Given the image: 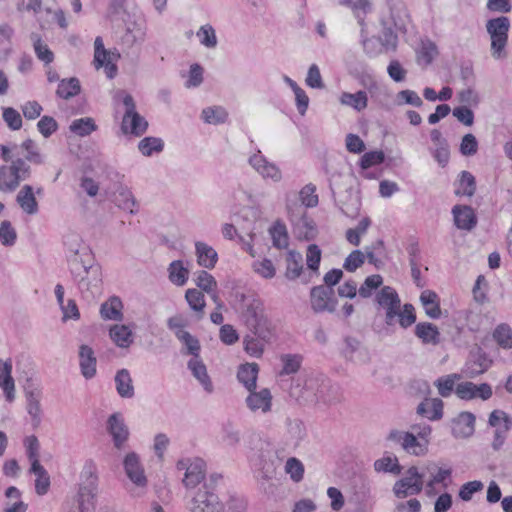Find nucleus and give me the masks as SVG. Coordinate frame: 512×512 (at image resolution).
<instances>
[{"mask_svg":"<svg viewBox=\"0 0 512 512\" xmlns=\"http://www.w3.org/2000/svg\"><path fill=\"white\" fill-rule=\"evenodd\" d=\"M375 301L380 309L384 311V321L388 326L396 323L406 329L416 321L415 309L412 304H404L401 307V300L397 291L391 286L382 287L375 296Z\"/></svg>","mask_w":512,"mask_h":512,"instance_id":"obj_1","label":"nucleus"},{"mask_svg":"<svg viewBox=\"0 0 512 512\" xmlns=\"http://www.w3.org/2000/svg\"><path fill=\"white\" fill-rule=\"evenodd\" d=\"M241 318L245 326L255 336L271 339L273 327L265 314L262 301L253 296H242Z\"/></svg>","mask_w":512,"mask_h":512,"instance_id":"obj_2","label":"nucleus"},{"mask_svg":"<svg viewBox=\"0 0 512 512\" xmlns=\"http://www.w3.org/2000/svg\"><path fill=\"white\" fill-rule=\"evenodd\" d=\"M98 482L96 464L92 460L86 461L80 472L75 496L78 512H95Z\"/></svg>","mask_w":512,"mask_h":512,"instance_id":"obj_3","label":"nucleus"},{"mask_svg":"<svg viewBox=\"0 0 512 512\" xmlns=\"http://www.w3.org/2000/svg\"><path fill=\"white\" fill-rule=\"evenodd\" d=\"M69 271L74 283L84 296H94L99 292L102 283V269L94 257L82 262L73 260Z\"/></svg>","mask_w":512,"mask_h":512,"instance_id":"obj_4","label":"nucleus"},{"mask_svg":"<svg viewBox=\"0 0 512 512\" xmlns=\"http://www.w3.org/2000/svg\"><path fill=\"white\" fill-rule=\"evenodd\" d=\"M286 209L288 219L292 225V232L300 240H312L317 235V227L312 218L308 216L307 210L300 205L298 199L287 198Z\"/></svg>","mask_w":512,"mask_h":512,"instance_id":"obj_5","label":"nucleus"},{"mask_svg":"<svg viewBox=\"0 0 512 512\" xmlns=\"http://www.w3.org/2000/svg\"><path fill=\"white\" fill-rule=\"evenodd\" d=\"M31 176V167L22 158L11 160L10 164L0 166V191L14 192L22 181Z\"/></svg>","mask_w":512,"mask_h":512,"instance_id":"obj_6","label":"nucleus"},{"mask_svg":"<svg viewBox=\"0 0 512 512\" xmlns=\"http://www.w3.org/2000/svg\"><path fill=\"white\" fill-rule=\"evenodd\" d=\"M111 20H121L126 25V32L142 29L143 16L128 0H110L107 10Z\"/></svg>","mask_w":512,"mask_h":512,"instance_id":"obj_7","label":"nucleus"},{"mask_svg":"<svg viewBox=\"0 0 512 512\" xmlns=\"http://www.w3.org/2000/svg\"><path fill=\"white\" fill-rule=\"evenodd\" d=\"M190 512H224V504L211 483L203 482L194 492L190 503Z\"/></svg>","mask_w":512,"mask_h":512,"instance_id":"obj_8","label":"nucleus"},{"mask_svg":"<svg viewBox=\"0 0 512 512\" xmlns=\"http://www.w3.org/2000/svg\"><path fill=\"white\" fill-rule=\"evenodd\" d=\"M122 102L125 106V113L122 119V131L125 134H133L141 136L148 128V122L136 111V105L133 97L126 93L121 92Z\"/></svg>","mask_w":512,"mask_h":512,"instance_id":"obj_9","label":"nucleus"},{"mask_svg":"<svg viewBox=\"0 0 512 512\" xmlns=\"http://www.w3.org/2000/svg\"><path fill=\"white\" fill-rule=\"evenodd\" d=\"M387 441L398 445L402 450L412 456L422 457L428 453L427 441L421 440L413 432L392 429L386 437Z\"/></svg>","mask_w":512,"mask_h":512,"instance_id":"obj_10","label":"nucleus"},{"mask_svg":"<svg viewBox=\"0 0 512 512\" xmlns=\"http://www.w3.org/2000/svg\"><path fill=\"white\" fill-rule=\"evenodd\" d=\"M424 474L419 473L417 467H410L405 476L398 480L393 487V492L398 498L419 494L423 488Z\"/></svg>","mask_w":512,"mask_h":512,"instance_id":"obj_11","label":"nucleus"},{"mask_svg":"<svg viewBox=\"0 0 512 512\" xmlns=\"http://www.w3.org/2000/svg\"><path fill=\"white\" fill-rule=\"evenodd\" d=\"M94 46L95 67L97 69L103 67L106 76L109 79H113L117 74L116 62L120 59V54L117 51L105 49L102 39L100 37H97L95 39Z\"/></svg>","mask_w":512,"mask_h":512,"instance_id":"obj_12","label":"nucleus"},{"mask_svg":"<svg viewBox=\"0 0 512 512\" xmlns=\"http://www.w3.org/2000/svg\"><path fill=\"white\" fill-rule=\"evenodd\" d=\"M397 43V34H371L362 41L363 48L369 56L394 51Z\"/></svg>","mask_w":512,"mask_h":512,"instance_id":"obj_13","label":"nucleus"},{"mask_svg":"<svg viewBox=\"0 0 512 512\" xmlns=\"http://www.w3.org/2000/svg\"><path fill=\"white\" fill-rule=\"evenodd\" d=\"M179 470H185L183 483L186 488H195L205 478V462L202 459H181L177 462Z\"/></svg>","mask_w":512,"mask_h":512,"instance_id":"obj_14","label":"nucleus"},{"mask_svg":"<svg viewBox=\"0 0 512 512\" xmlns=\"http://www.w3.org/2000/svg\"><path fill=\"white\" fill-rule=\"evenodd\" d=\"M488 423L495 428L492 446L498 450L503 446L507 433L512 428V418L503 410H494L489 415Z\"/></svg>","mask_w":512,"mask_h":512,"instance_id":"obj_15","label":"nucleus"},{"mask_svg":"<svg viewBox=\"0 0 512 512\" xmlns=\"http://www.w3.org/2000/svg\"><path fill=\"white\" fill-rule=\"evenodd\" d=\"M248 163L263 179L271 180L275 183L282 180L280 168L262 155L260 150L249 157Z\"/></svg>","mask_w":512,"mask_h":512,"instance_id":"obj_16","label":"nucleus"},{"mask_svg":"<svg viewBox=\"0 0 512 512\" xmlns=\"http://www.w3.org/2000/svg\"><path fill=\"white\" fill-rule=\"evenodd\" d=\"M64 246L67 250L68 267H71L73 260L82 262L85 259L93 258L90 249L84 245L82 238L77 233H68L64 237Z\"/></svg>","mask_w":512,"mask_h":512,"instance_id":"obj_17","label":"nucleus"},{"mask_svg":"<svg viewBox=\"0 0 512 512\" xmlns=\"http://www.w3.org/2000/svg\"><path fill=\"white\" fill-rule=\"evenodd\" d=\"M476 417L471 412H461L451 421V434L456 439H466L475 432Z\"/></svg>","mask_w":512,"mask_h":512,"instance_id":"obj_18","label":"nucleus"},{"mask_svg":"<svg viewBox=\"0 0 512 512\" xmlns=\"http://www.w3.org/2000/svg\"><path fill=\"white\" fill-rule=\"evenodd\" d=\"M273 397L268 388H262L259 391L253 389L245 399L246 406L250 411L267 414L272 409Z\"/></svg>","mask_w":512,"mask_h":512,"instance_id":"obj_19","label":"nucleus"},{"mask_svg":"<svg viewBox=\"0 0 512 512\" xmlns=\"http://www.w3.org/2000/svg\"><path fill=\"white\" fill-rule=\"evenodd\" d=\"M425 469L430 474V478L426 482V494L428 496L436 494V484L442 485L444 489L448 488L451 483L452 475V470L450 468H442L435 463H431L428 464Z\"/></svg>","mask_w":512,"mask_h":512,"instance_id":"obj_20","label":"nucleus"},{"mask_svg":"<svg viewBox=\"0 0 512 512\" xmlns=\"http://www.w3.org/2000/svg\"><path fill=\"white\" fill-rule=\"evenodd\" d=\"M336 303L332 288L317 286L311 290V307L315 312H333Z\"/></svg>","mask_w":512,"mask_h":512,"instance_id":"obj_21","label":"nucleus"},{"mask_svg":"<svg viewBox=\"0 0 512 512\" xmlns=\"http://www.w3.org/2000/svg\"><path fill=\"white\" fill-rule=\"evenodd\" d=\"M456 395L463 400H471L474 398H480L487 400L492 396V388L487 383L476 385L473 382H462L455 387Z\"/></svg>","mask_w":512,"mask_h":512,"instance_id":"obj_22","label":"nucleus"},{"mask_svg":"<svg viewBox=\"0 0 512 512\" xmlns=\"http://www.w3.org/2000/svg\"><path fill=\"white\" fill-rule=\"evenodd\" d=\"M124 470L130 481L138 487L147 485V478L139 456L135 452L128 453L123 461Z\"/></svg>","mask_w":512,"mask_h":512,"instance_id":"obj_23","label":"nucleus"},{"mask_svg":"<svg viewBox=\"0 0 512 512\" xmlns=\"http://www.w3.org/2000/svg\"><path fill=\"white\" fill-rule=\"evenodd\" d=\"M108 430L112 435L115 447L121 449L128 439L129 431L119 413H114L109 417Z\"/></svg>","mask_w":512,"mask_h":512,"instance_id":"obj_24","label":"nucleus"},{"mask_svg":"<svg viewBox=\"0 0 512 512\" xmlns=\"http://www.w3.org/2000/svg\"><path fill=\"white\" fill-rule=\"evenodd\" d=\"M16 202L21 210L28 215H35L39 211L38 201L31 185L25 184L21 187L16 195Z\"/></svg>","mask_w":512,"mask_h":512,"instance_id":"obj_25","label":"nucleus"},{"mask_svg":"<svg viewBox=\"0 0 512 512\" xmlns=\"http://www.w3.org/2000/svg\"><path fill=\"white\" fill-rule=\"evenodd\" d=\"M79 366L81 374L86 379H91L96 375L97 359L93 349L88 345H81L79 347Z\"/></svg>","mask_w":512,"mask_h":512,"instance_id":"obj_26","label":"nucleus"},{"mask_svg":"<svg viewBox=\"0 0 512 512\" xmlns=\"http://www.w3.org/2000/svg\"><path fill=\"white\" fill-rule=\"evenodd\" d=\"M444 403L440 398H425L417 406V414L431 421H437L443 417Z\"/></svg>","mask_w":512,"mask_h":512,"instance_id":"obj_27","label":"nucleus"},{"mask_svg":"<svg viewBox=\"0 0 512 512\" xmlns=\"http://www.w3.org/2000/svg\"><path fill=\"white\" fill-rule=\"evenodd\" d=\"M195 255L199 266L213 269L218 261L216 250L205 242H195Z\"/></svg>","mask_w":512,"mask_h":512,"instance_id":"obj_28","label":"nucleus"},{"mask_svg":"<svg viewBox=\"0 0 512 512\" xmlns=\"http://www.w3.org/2000/svg\"><path fill=\"white\" fill-rule=\"evenodd\" d=\"M0 387L4 391L7 401L12 402L15 399V382L12 377L11 360L0 359Z\"/></svg>","mask_w":512,"mask_h":512,"instance_id":"obj_29","label":"nucleus"},{"mask_svg":"<svg viewBox=\"0 0 512 512\" xmlns=\"http://www.w3.org/2000/svg\"><path fill=\"white\" fill-rule=\"evenodd\" d=\"M454 223L457 228L462 230H471L475 227L477 221L475 214L469 206L456 205L452 209Z\"/></svg>","mask_w":512,"mask_h":512,"instance_id":"obj_30","label":"nucleus"},{"mask_svg":"<svg viewBox=\"0 0 512 512\" xmlns=\"http://www.w3.org/2000/svg\"><path fill=\"white\" fill-rule=\"evenodd\" d=\"M409 17L404 9L392 10L389 18L383 20L385 32H407Z\"/></svg>","mask_w":512,"mask_h":512,"instance_id":"obj_31","label":"nucleus"},{"mask_svg":"<svg viewBox=\"0 0 512 512\" xmlns=\"http://www.w3.org/2000/svg\"><path fill=\"white\" fill-rule=\"evenodd\" d=\"M188 368L193 376L199 381L207 393H212L214 388L212 381L207 373L205 364L200 360L199 356L192 357L188 361Z\"/></svg>","mask_w":512,"mask_h":512,"instance_id":"obj_32","label":"nucleus"},{"mask_svg":"<svg viewBox=\"0 0 512 512\" xmlns=\"http://www.w3.org/2000/svg\"><path fill=\"white\" fill-rule=\"evenodd\" d=\"M195 283L197 287L200 288L201 291H204L211 295V298L219 308L222 307V303L220 302L219 296L217 294V282L210 273H208L205 270L199 271L196 274Z\"/></svg>","mask_w":512,"mask_h":512,"instance_id":"obj_33","label":"nucleus"},{"mask_svg":"<svg viewBox=\"0 0 512 512\" xmlns=\"http://www.w3.org/2000/svg\"><path fill=\"white\" fill-rule=\"evenodd\" d=\"M415 335L425 345H438L440 332L436 325L430 322H420L415 326Z\"/></svg>","mask_w":512,"mask_h":512,"instance_id":"obj_34","label":"nucleus"},{"mask_svg":"<svg viewBox=\"0 0 512 512\" xmlns=\"http://www.w3.org/2000/svg\"><path fill=\"white\" fill-rule=\"evenodd\" d=\"M123 303L117 296H112L100 306V315L104 320L121 321Z\"/></svg>","mask_w":512,"mask_h":512,"instance_id":"obj_35","label":"nucleus"},{"mask_svg":"<svg viewBox=\"0 0 512 512\" xmlns=\"http://www.w3.org/2000/svg\"><path fill=\"white\" fill-rule=\"evenodd\" d=\"M339 102L343 106H347L357 112H361L368 106V95L364 90H359L356 93L342 92L339 96Z\"/></svg>","mask_w":512,"mask_h":512,"instance_id":"obj_36","label":"nucleus"},{"mask_svg":"<svg viewBox=\"0 0 512 512\" xmlns=\"http://www.w3.org/2000/svg\"><path fill=\"white\" fill-rule=\"evenodd\" d=\"M111 340L120 348H128L134 341L131 328L124 324H115L109 330Z\"/></svg>","mask_w":512,"mask_h":512,"instance_id":"obj_37","label":"nucleus"},{"mask_svg":"<svg viewBox=\"0 0 512 512\" xmlns=\"http://www.w3.org/2000/svg\"><path fill=\"white\" fill-rule=\"evenodd\" d=\"M259 372V366L256 363H247L241 365L237 372V378L241 384L248 390L251 391L256 389V382Z\"/></svg>","mask_w":512,"mask_h":512,"instance_id":"obj_38","label":"nucleus"},{"mask_svg":"<svg viewBox=\"0 0 512 512\" xmlns=\"http://www.w3.org/2000/svg\"><path fill=\"white\" fill-rule=\"evenodd\" d=\"M114 203L117 207L130 214L137 213V203L132 192L127 187H119L114 193Z\"/></svg>","mask_w":512,"mask_h":512,"instance_id":"obj_39","label":"nucleus"},{"mask_svg":"<svg viewBox=\"0 0 512 512\" xmlns=\"http://www.w3.org/2000/svg\"><path fill=\"white\" fill-rule=\"evenodd\" d=\"M286 438L290 445L298 446L302 440L306 437V428L304 423L299 419L286 420Z\"/></svg>","mask_w":512,"mask_h":512,"instance_id":"obj_40","label":"nucleus"},{"mask_svg":"<svg viewBox=\"0 0 512 512\" xmlns=\"http://www.w3.org/2000/svg\"><path fill=\"white\" fill-rule=\"evenodd\" d=\"M281 363V369L279 371L280 376L296 374L303 362V356L301 354L285 353L279 357Z\"/></svg>","mask_w":512,"mask_h":512,"instance_id":"obj_41","label":"nucleus"},{"mask_svg":"<svg viewBox=\"0 0 512 512\" xmlns=\"http://www.w3.org/2000/svg\"><path fill=\"white\" fill-rule=\"evenodd\" d=\"M189 269L181 260L172 261L168 267V278L176 286H184L189 278Z\"/></svg>","mask_w":512,"mask_h":512,"instance_id":"obj_42","label":"nucleus"},{"mask_svg":"<svg viewBox=\"0 0 512 512\" xmlns=\"http://www.w3.org/2000/svg\"><path fill=\"white\" fill-rule=\"evenodd\" d=\"M115 385L117 393L122 398H132L134 396V386L132 378L127 369H121L116 373Z\"/></svg>","mask_w":512,"mask_h":512,"instance_id":"obj_43","label":"nucleus"},{"mask_svg":"<svg viewBox=\"0 0 512 512\" xmlns=\"http://www.w3.org/2000/svg\"><path fill=\"white\" fill-rule=\"evenodd\" d=\"M420 301L425 313L432 319H438L441 316L438 295L431 291L425 290L420 295Z\"/></svg>","mask_w":512,"mask_h":512,"instance_id":"obj_44","label":"nucleus"},{"mask_svg":"<svg viewBox=\"0 0 512 512\" xmlns=\"http://www.w3.org/2000/svg\"><path fill=\"white\" fill-rule=\"evenodd\" d=\"M30 473L36 476L35 491L38 495H45L50 487V476L47 470L40 464H33Z\"/></svg>","mask_w":512,"mask_h":512,"instance_id":"obj_45","label":"nucleus"},{"mask_svg":"<svg viewBox=\"0 0 512 512\" xmlns=\"http://www.w3.org/2000/svg\"><path fill=\"white\" fill-rule=\"evenodd\" d=\"M27 413L31 417V424L34 428H38L42 421V408L40 397L37 393L30 392L27 395Z\"/></svg>","mask_w":512,"mask_h":512,"instance_id":"obj_46","label":"nucleus"},{"mask_svg":"<svg viewBox=\"0 0 512 512\" xmlns=\"http://www.w3.org/2000/svg\"><path fill=\"white\" fill-rule=\"evenodd\" d=\"M21 149L25 152V162H30L34 165H42L45 163V156L41 153L40 148L32 139H27L20 145Z\"/></svg>","mask_w":512,"mask_h":512,"instance_id":"obj_47","label":"nucleus"},{"mask_svg":"<svg viewBox=\"0 0 512 512\" xmlns=\"http://www.w3.org/2000/svg\"><path fill=\"white\" fill-rule=\"evenodd\" d=\"M286 262L285 276L290 280L298 278L303 270L302 255L297 251L290 250L287 253Z\"/></svg>","mask_w":512,"mask_h":512,"instance_id":"obj_48","label":"nucleus"},{"mask_svg":"<svg viewBox=\"0 0 512 512\" xmlns=\"http://www.w3.org/2000/svg\"><path fill=\"white\" fill-rule=\"evenodd\" d=\"M185 299L195 313L202 317L204 315V309L206 306L205 297L201 290L191 288L186 290Z\"/></svg>","mask_w":512,"mask_h":512,"instance_id":"obj_49","label":"nucleus"},{"mask_svg":"<svg viewBox=\"0 0 512 512\" xmlns=\"http://www.w3.org/2000/svg\"><path fill=\"white\" fill-rule=\"evenodd\" d=\"M271 339H262L261 337L247 335L244 337V350L252 357L260 358L264 352L265 344Z\"/></svg>","mask_w":512,"mask_h":512,"instance_id":"obj_50","label":"nucleus"},{"mask_svg":"<svg viewBox=\"0 0 512 512\" xmlns=\"http://www.w3.org/2000/svg\"><path fill=\"white\" fill-rule=\"evenodd\" d=\"M80 82L77 78L72 77L63 79L58 84L56 94L62 99H70L80 93Z\"/></svg>","mask_w":512,"mask_h":512,"instance_id":"obj_51","label":"nucleus"},{"mask_svg":"<svg viewBox=\"0 0 512 512\" xmlns=\"http://www.w3.org/2000/svg\"><path fill=\"white\" fill-rule=\"evenodd\" d=\"M201 117L205 123L218 125L227 120L228 113L221 106H213L203 109Z\"/></svg>","mask_w":512,"mask_h":512,"instance_id":"obj_52","label":"nucleus"},{"mask_svg":"<svg viewBox=\"0 0 512 512\" xmlns=\"http://www.w3.org/2000/svg\"><path fill=\"white\" fill-rule=\"evenodd\" d=\"M437 54L438 50L435 43L428 39L421 40L420 47L417 49V59L419 63L428 65L433 61Z\"/></svg>","mask_w":512,"mask_h":512,"instance_id":"obj_53","label":"nucleus"},{"mask_svg":"<svg viewBox=\"0 0 512 512\" xmlns=\"http://www.w3.org/2000/svg\"><path fill=\"white\" fill-rule=\"evenodd\" d=\"M163 148L164 142L158 137H145L138 144L139 151L147 157L162 152Z\"/></svg>","mask_w":512,"mask_h":512,"instance_id":"obj_54","label":"nucleus"},{"mask_svg":"<svg viewBox=\"0 0 512 512\" xmlns=\"http://www.w3.org/2000/svg\"><path fill=\"white\" fill-rule=\"evenodd\" d=\"M270 235L273 241L274 247L278 249H284L288 247L289 237L287 233V229L284 224L280 222H276L270 228Z\"/></svg>","mask_w":512,"mask_h":512,"instance_id":"obj_55","label":"nucleus"},{"mask_svg":"<svg viewBox=\"0 0 512 512\" xmlns=\"http://www.w3.org/2000/svg\"><path fill=\"white\" fill-rule=\"evenodd\" d=\"M97 128L94 120L92 118H80L74 120L70 125L71 132L75 133L80 137H85L90 135Z\"/></svg>","mask_w":512,"mask_h":512,"instance_id":"obj_56","label":"nucleus"},{"mask_svg":"<svg viewBox=\"0 0 512 512\" xmlns=\"http://www.w3.org/2000/svg\"><path fill=\"white\" fill-rule=\"evenodd\" d=\"M374 469L377 472H389L393 474H399L401 472L397 457L392 455L384 456L376 460L374 462Z\"/></svg>","mask_w":512,"mask_h":512,"instance_id":"obj_57","label":"nucleus"},{"mask_svg":"<svg viewBox=\"0 0 512 512\" xmlns=\"http://www.w3.org/2000/svg\"><path fill=\"white\" fill-rule=\"evenodd\" d=\"M460 376L458 374H450L443 377H439L434 385L436 386L438 393L446 398L449 397L454 391L455 381L459 379Z\"/></svg>","mask_w":512,"mask_h":512,"instance_id":"obj_58","label":"nucleus"},{"mask_svg":"<svg viewBox=\"0 0 512 512\" xmlns=\"http://www.w3.org/2000/svg\"><path fill=\"white\" fill-rule=\"evenodd\" d=\"M383 283V278L379 274L368 276L364 283L358 289V293L362 298H369L373 292L379 288Z\"/></svg>","mask_w":512,"mask_h":512,"instance_id":"obj_59","label":"nucleus"},{"mask_svg":"<svg viewBox=\"0 0 512 512\" xmlns=\"http://www.w3.org/2000/svg\"><path fill=\"white\" fill-rule=\"evenodd\" d=\"M300 205L307 210L318 204V195L316 194V187L312 184L304 186L299 192Z\"/></svg>","mask_w":512,"mask_h":512,"instance_id":"obj_60","label":"nucleus"},{"mask_svg":"<svg viewBox=\"0 0 512 512\" xmlns=\"http://www.w3.org/2000/svg\"><path fill=\"white\" fill-rule=\"evenodd\" d=\"M508 34H491L492 56L496 59L506 57L505 46L508 40Z\"/></svg>","mask_w":512,"mask_h":512,"instance_id":"obj_61","label":"nucleus"},{"mask_svg":"<svg viewBox=\"0 0 512 512\" xmlns=\"http://www.w3.org/2000/svg\"><path fill=\"white\" fill-rule=\"evenodd\" d=\"M493 337L502 348H512V331L508 325H499L495 329Z\"/></svg>","mask_w":512,"mask_h":512,"instance_id":"obj_62","label":"nucleus"},{"mask_svg":"<svg viewBox=\"0 0 512 512\" xmlns=\"http://www.w3.org/2000/svg\"><path fill=\"white\" fill-rule=\"evenodd\" d=\"M46 21L51 25L49 28H67V21L65 14L61 9L52 10L50 8L45 9Z\"/></svg>","mask_w":512,"mask_h":512,"instance_id":"obj_63","label":"nucleus"},{"mask_svg":"<svg viewBox=\"0 0 512 512\" xmlns=\"http://www.w3.org/2000/svg\"><path fill=\"white\" fill-rule=\"evenodd\" d=\"M476 184L474 176L467 171H463L460 176L459 188L457 194L472 196L475 192Z\"/></svg>","mask_w":512,"mask_h":512,"instance_id":"obj_64","label":"nucleus"}]
</instances>
